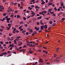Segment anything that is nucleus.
<instances>
[{"instance_id":"nucleus-1","label":"nucleus","mask_w":65,"mask_h":65,"mask_svg":"<svg viewBox=\"0 0 65 65\" xmlns=\"http://www.w3.org/2000/svg\"><path fill=\"white\" fill-rule=\"evenodd\" d=\"M4 8L3 5H2L1 8H0V11H3V10H4Z\"/></svg>"},{"instance_id":"nucleus-2","label":"nucleus","mask_w":65,"mask_h":65,"mask_svg":"<svg viewBox=\"0 0 65 65\" xmlns=\"http://www.w3.org/2000/svg\"><path fill=\"white\" fill-rule=\"evenodd\" d=\"M7 54V53L6 52H4V53H3L1 54V57H2V56H3V55H6Z\"/></svg>"},{"instance_id":"nucleus-3","label":"nucleus","mask_w":65,"mask_h":65,"mask_svg":"<svg viewBox=\"0 0 65 65\" xmlns=\"http://www.w3.org/2000/svg\"><path fill=\"white\" fill-rule=\"evenodd\" d=\"M35 46H36L35 45H33L32 44H31L29 45V46H30V47H35Z\"/></svg>"},{"instance_id":"nucleus-4","label":"nucleus","mask_w":65,"mask_h":65,"mask_svg":"<svg viewBox=\"0 0 65 65\" xmlns=\"http://www.w3.org/2000/svg\"><path fill=\"white\" fill-rule=\"evenodd\" d=\"M44 28L45 29H47V25H45L44 26Z\"/></svg>"},{"instance_id":"nucleus-5","label":"nucleus","mask_w":65,"mask_h":65,"mask_svg":"<svg viewBox=\"0 0 65 65\" xmlns=\"http://www.w3.org/2000/svg\"><path fill=\"white\" fill-rule=\"evenodd\" d=\"M35 30H36L37 31H39V29H38V28H37V27L36 26L35 27Z\"/></svg>"},{"instance_id":"nucleus-6","label":"nucleus","mask_w":65,"mask_h":65,"mask_svg":"<svg viewBox=\"0 0 65 65\" xmlns=\"http://www.w3.org/2000/svg\"><path fill=\"white\" fill-rule=\"evenodd\" d=\"M62 13H63V12H61L60 13H59L57 15H58V16L60 17V15H61V14H62Z\"/></svg>"},{"instance_id":"nucleus-7","label":"nucleus","mask_w":65,"mask_h":65,"mask_svg":"<svg viewBox=\"0 0 65 65\" xmlns=\"http://www.w3.org/2000/svg\"><path fill=\"white\" fill-rule=\"evenodd\" d=\"M43 52H44V53H45L46 54H47L48 53V52H47L45 50H43Z\"/></svg>"},{"instance_id":"nucleus-8","label":"nucleus","mask_w":65,"mask_h":65,"mask_svg":"<svg viewBox=\"0 0 65 65\" xmlns=\"http://www.w3.org/2000/svg\"><path fill=\"white\" fill-rule=\"evenodd\" d=\"M44 28V26H43L42 25L40 27V30H41L42 29H43Z\"/></svg>"},{"instance_id":"nucleus-9","label":"nucleus","mask_w":65,"mask_h":65,"mask_svg":"<svg viewBox=\"0 0 65 65\" xmlns=\"http://www.w3.org/2000/svg\"><path fill=\"white\" fill-rule=\"evenodd\" d=\"M19 18L20 19H21V16H20V15H17V18L18 19Z\"/></svg>"},{"instance_id":"nucleus-10","label":"nucleus","mask_w":65,"mask_h":65,"mask_svg":"<svg viewBox=\"0 0 65 65\" xmlns=\"http://www.w3.org/2000/svg\"><path fill=\"white\" fill-rule=\"evenodd\" d=\"M11 19L10 18H7L6 20L7 21H10Z\"/></svg>"},{"instance_id":"nucleus-11","label":"nucleus","mask_w":65,"mask_h":65,"mask_svg":"<svg viewBox=\"0 0 65 65\" xmlns=\"http://www.w3.org/2000/svg\"><path fill=\"white\" fill-rule=\"evenodd\" d=\"M52 4H53V3H51V2H50L48 3V5L49 6V5H52Z\"/></svg>"},{"instance_id":"nucleus-12","label":"nucleus","mask_w":65,"mask_h":65,"mask_svg":"<svg viewBox=\"0 0 65 65\" xmlns=\"http://www.w3.org/2000/svg\"><path fill=\"white\" fill-rule=\"evenodd\" d=\"M35 8H36V9H37V8L39 9V8H40V7L38 6H36V7H35Z\"/></svg>"},{"instance_id":"nucleus-13","label":"nucleus","mask_w":65,"mask_h":65,"mask_svg":"<svg viewBox=\"0 0 65 65\" xmlns=\"http://www.w3.org/2000/svg\"><path fill=\"white\" fill-rule=\"evenodd\" d=\"M42 19V17L41 16H40V17H39L37 18V19L39 20V19Z\"/></svg>"},{"instance_id":"nucleus-14","label":"nucleus","mask_w":65,"mask_h":65,"mask_svg":"<svg viewBox=\"0 0 65 65\" xmlns=\"http://www.w3.org/2000/svg\"><path fill=\"white\" fill-rule=\"evenodd\" d=\"M43 13H46V12H46V11H44V10H43L42 11Z\"/></svg>"},{"instance_id":"nucleus-15","label":"nucleus","mask_w":65,"mask_h":65,"mask_svg":"<svg viewBox=\"0 0 65 65\" xmlns=\"http://www.w3.org/2000/svg\"><path fill=\"white\" fill-rule=\"evenodd\" d=\"M9 46L10 47H13L14 46V44H13V45L11 44Z\"/></svg>"},{"instance_id":"nucleus-16","label":"nucleus","mask_w":65,"mask_h":65,"mask_svg":"<svg viewBox=\"0 0 65 65\" xmlns=\"http://www.w3.org/2000/svg\"><path fill=\"white\" fill-rule=\"evenodd\" d=\"M49 23L50 24H52L53 23V21H49Z\"/></svg>"},{"instance_id":"nucleus-17","label":"nucleus","mask_w":65,"mask_h":65,"mask_svg":"<svg viewBox=\"0 0 65 65\" xmlns=\"http://www.w3.org/2000/svg\"><path fill=\"white\" fill-rule=\"evenodd\" d=\"M7 14V13H4L3 14V16H6V15Z\"/></svg>"},{"instance_id":"nucleus-18","label":"nucleus","mask_w":65,"mask_h":65,"mask_svg":"<svg viewBox=\"0 0 65 65\" xmlns=\"http://www.w3.org/2000/svg\"><path fill=\"white\" fill-rule=\"evenodd\" d=\"M35 2V1H34V0H32L30 1V2Z\"/></svg>"},{"instance_id":"nucleus-19","label":"nucleus","mask_w":65,"mask_h":65,"mask_svg":"<svg viewBox=\"0 0 65 65\" xmlns=\"http://www.w3.org/2000/svg\"><path fill=\"white\" fill-rule=\"evenodd\" d=\"M33 52L32 51H29V53L30 54H32V53H33Z\"/></svg>"},{"instance_id":"nucleus-20","label":"nucleus","mask_w":65,"mask_h":65,"mask_svg":"<svg viewBox=\"0 0 65 65\" xmlns=\"http://www.w3.org/2000/svg\"><path fill=\"white\" fill-rule=\"evenodd\" d=\"M25 51H26V49H24L22 50L23 52H25Z\"/></svg>"},{"instance_id":"nucleus-21","label":"nucleus","mask_w":65,"mask_h":65,"mask_svg":"<svg viewBox=\"0 0 65 65\" xmlns=\"http://www.w3.org/2000/svg\"><path fill=\"white\" fill-rule=\"evenodd\" d=\"M36 18H34L32 19V21H36Z\"/></svg>"},{"instance_id":"nucleus-22","label":"nucleus","mask_w":65,"mask_h":65,"mask_svg":"<svg viewBox=\"0 0 65 65\" xmlns=\"http://www.w3.org/2000/svg\"><path fill=\"white\" fill-rule=\"evenodd\" d=\"M26 32V30H23V31H22V33H25V32Z\"/></svg>"},{"instance_id":"nucleus-23","label":"nucleus","mask_w":65,"mask_h":65,"mask_svg":"<svg viewBox=\"0 0 65 65\" xmlns=\"http://www.w3.org/2000/svg\"><path fill=\"white\" fill-rule=\"evenodd\" d=\"M8 26L9 27H11V25H10V23L8 24Z\"/></svg>"},{"instance_id":"nucleus-24","label":"nucleus","mask_w":65,"mask_h":65,"mask_svg":"<svg viewBox=\"0 0 65 65\" xmlns=\"http://www.w3.org/2000/svg\"><path fill=\"white\" fill-rule=\"evenodd\" d=\"M15 32L16 33H19V30H16Z\"/></svg>"},{"instance_id":"nucleus-25","label":"nucleus","mask_w":65,"mask_h":65,"mask_svg":"<svg viewBox=\"0 0 65 65\" xmlns=\"http://www.w3.org/2000/svg\"><path fill=\"white\" fill-rule=\"evenodd\" d=\"M45 3V2H42V3H41V4L42 5H43V4H44Z\"/></svg>"},{"instance_id":"nucleus-26","label":"nucleus","mask_w":65,"mask_h":65,"mask_svg":"<svg viewBox=\"0 0 65 65\" xmlns=\"http://www.w3.org/2000/svg\"><path fill=\"white\" fill-rule=\"evenodd\" d=\"M35 15V13H34V14H33L32 15H31V17H34V15Z\"/></svg>"},{"instance_id":"nucleus-27","label":"nucleus","mask_w":65,"mask_h":65,"mask_svg":"<svg viewBox=\"0 0 65 65\" xmlns=\"http://www.w3.org/2000/svg\"><path fill=\"white\" fill-rule=\"evenodd\" d=\"M54 13V12H50V13H51V14H53V13Z\"/></svg>"},{"instance_id":"nucleus-28","label":"nucleus","mask_w":65,"mask_h":65,"mask_svg":"<svg viewBox=\"0 0 65 65\" xmlns=\"http://www.w3.org/2000/svg\"><path fill=\"white\" fill-rule=\"evenodd\" d=\"M50 11H51V9H49L48 11V12Z\"/></svg>"},{"instance_id":"nucleus-29","label":"nucleus","mask_w":65,"mask_h":65,"mask_svg":"<svg viewBox=\"0 0 65 65\" xmlns=\"http://www.w3.org/2000/svg\"><path fill=\"white\" fill-rule=\"evenodd\" d=\"M65 19L64 18H63L61 19V20H62V21H64V20H65Z\"/></svg>"},{"instance_id":"nucleus-30","label":"nucleus","mask_w":65,"mask_h":65,"mask_svg":"<svg viewBox=\"0 0 65 65\" xmlns=\"http://www.w3.org/2000/svg\"><path fill=\"white\" fill-rule=\"evenodd\" d=\"M11 28V27H8L7 29V30H9V29H10V28Z\"/></svg>"},{"instance_id":"nucleus-31","label":"nucleus","mask_w":65,"mask_h":65,"mask_svg":"<svg viewBox=\"0 0 65 65\" xmlns=\"http://www.w3.org/2000/svg\"><path fill=\"white\" fill-rule=\"evenodd\" d=\"M15 40H16V41H18V40H19V38H17L16 39H15Z\"/></svg>"},{"instance_id":"nucleus-32","label":"nucleus","mask_w":65,"mask_h":65,"mask_svg":"<svg viewBox=\"0 0 65 65\" xmlns=\"http://www.w3.org/2000/svg\"><path fill=\"white\" fill-rule=\"evenodd\" d=\"M23 19L24 20V21H25V20H26V18L25 17H23Z\"/></svg>"},{"instance_id":"nucleus-33","label":"nucleus","mask_w":65,"mask_h":65,"mask_svg":"<svg viewBox=\"0 0 65 65\" xmlns=\"http://www.w3.org/2000/svg\"><path fill=\"white\" fill-rule=\"evenodd\" d=\"M57 56V55L55 54L54 55V57L55 58Z\"/></svg>"},{"instance_id":"nucleus-34","label":"nucleus","mask_w":65,"mask_h":65,"mask_svg":"<svg viewBox=\"0 0 65 65\" xmlns=\"http://www.w3.org/2000/svg\"><path fill=\"white\" fill-rule=\"evenodd\" d=\"M54 9L56 11V10H57V8L56 7L54 8Z\"/></svg>"},{"instance_id":"nucleus-35","label":"nucleus","mask_w":65,"mask_h":65,"mask_svg":"<svg viewBox=\"0 0 65 65\" xmlns=\"http://www.w3.org/2000/svg\"><path fill=\"white\" fill-rule=\"evenodd\" d=\"M0 43H1V44H4V42H2V41L0 42Z\"/></svg>"},{"instance_id":"nucleus-36","label":"nucleus","mask_w":65,"mask_h":65,"mask_svg":"<svg viewBox=\"0 0 65 65\" xmlns=\"http://www.w3.org/2000/svg\"><path fill=\"white\" fill-rule=\"evenodd\" d=\"M43 48H44V49H45L46 50L47 48L46 47H43Z\"/></svg>"},{"instance_id":"nucleus-37","label":"nucleus","mask_w":65,"mask_h":65,"mask_svg":"<svg viewBox=\"0 0 65 65\" xmlns=\"http://www.w3.org/2000/svg\"><path fill=\"white\" fill-rule=\"evenodd\" d=\"M39 13L40 14H42L43 13L42 12H40Z\"/></svg>"},{"instance_id":"nucleus-38","label":"nucleus","mask_w":65,"mask_h":65,"mask_svg":"<svg viewBox=\"0 0 65 65\" xmlns=\"http://www.w3.org/2000/svg\"><path fill=\"white\" fill-rule=\"evenodd\" d=\"M56 62L57 63H58V62H59V61L58 60H56Z\"/></svg>"},{"instance_id":"nucleus-39","label":"nucleus","mask_w":65,"mask_h":65,"mask_svg":"<svg viewBox=\"0 0 65 65\" xmlns=\"http://www.w3.org/2000/svg\"><path fill=\"white\" fill-rule=\"evenodd\" d=\"M30 32H31V33H32V32H33V30H32V29L30 30Z\"/></svg>"},{"instance_id":"nucleus-40","label":"nucleus","mask_w":65,"mask_h":65,"mask_svg":"<svg viewBox=\"0 0 65 65\" xmlns=\"http://www.w3.org/2000/svg\"><path fill=\"white\" fill-rule=\"evenodd\" d=\"M16 38H21V37H20V36L17 37Z\"/></svg>"},{"instance_id":"nucleus-41","label":"nucleus","mask_w":65,"mask_h":65,"mask_svg":"<svg viewBox=\"0 0 65 65\" xmlns=\"http://www.w3.org/2000/svg\"><path fill=\"white\" fill-rule=\"evenodd\" d=\"M53 16H54V17H56V14H55V13H54V14H53Z\"/></svg>"},{"instance_id":"nucleus-42","label":"nucleus","mask_w":65,"mask_h":65,"mask_svg":"<svg viewBox=\"0 0 65 65\" xmlns=\"http://www.w3.org/2000/svg\"><path fill=\"white\" fill-rule=\"evenodd\" d=\"M11 4H12V5H13L14 4V3H13V2H11Z\"/></svg>"},{"instance_id":"nucleus-43","label":"nucleus","mask_w":65,"mask_h":65,"mask_svg":"<svg viewBox=\"0 0 65 65\" xmlns=\"http://www.w3.org/2000/svg\"><path fill=\"white\" fill-rule=\"evenodd\" d=\"M37 25H39V22H37Z\"/></svg>"},{"instance_id":"nucleus-44","label":"nucleus","mask_w":65,"mask_h":65,"mask_svg":"<svg viewBox=\"0 0 65 65\" xmlns=\"http://www.w3.org/2000/svg\"><path fill=\"white\" fill-rule=\"evenodd\" d=\"M31 17V15H30L29 16L27 17V19H29V18H30Z\"/></svg>"},{"instance_id":"nucleus-45","label":"nucleus","mask_w":65,"mask_h":65,"mask_svg":"<svg viewBox=\"0 0 65 65\" xmlns=\"http://www.w3.org/2000/svg\"><path fill=\"white\" fill-rule=\"evenodd\" d=\"M24 25L25 26V27H27L28 25L27 24H24Z\"/></svg>"},{"instance_id":"nucleus-46","label":"nucleus","mask_w":65,"mask_h":65,"mask_svg":"<svg viewBox=\"0 0 65 65\" xmlns=\"http://www.w3.org/2000/svg\"><path fill=\"white\" fill-rule=\"evenodd\" d=\"M41 32H42V30H40L38 31L39 33H40Z\"/></svg>"},{"instance_id":"nucleus-47","label":"nucleus","mask_w":65,"mask_h":65,"mask_svg":"<svg viewBox=\"0 0 65 65\" xmlns=\"http://www.w3.org/2000/svg\"><path fill=\"white\" fill-rule=\"evenodd\" d=\"M26 35H29V33H28V32H27L26 33Z\"/></svg>"},{"instance_id":"nucleus-48","label":"nucleus","mask_w":65,"mask_h":65,"mask_svg":"<svg viewBox=\"0 0 65 65\" xmlns=\"http://www.w3.org/2000/svg\"><path fill=\"white\" fill-rule=\"evenodd\" d=\"M24 47H27V46L26 45H24V47H23V48H24Z\"/></svg>"},{"instance_id":"nucleus-49","label":"nucleus","mask_w":65,"mask_h":65,"mask_svg":"<svg viewBox=\"0 0 65 65\" xmlns=\"http://www.w3.org/2000/svg\"><path fill=\"white\" fill-rule=\"evenodd\" d=\"M31 35H32V36H34V35H35V34L33 33L32 34H31Z\"/></svg>"},{"instance_id":"nucleus-50","label":"nucleus","mask_w":65,"mask_h":65,"mask_svg":"<svg viewBox=\"0 0 65 65\" xmlns=\"http://www.w3.org/2000/svg\"><path fill=\"white\" fill-rule=\"evenodd\" d=\"M55 25H56V23H54L53 24V26H55Z\"/></svg>"},{"instance_id":"nucleus-51","label":"nucleus","mask_w":65,"mask_h":65,"mask_svg":"<svg viewBox=\"0 0 65 65\" xmlns=\"http://www.w3.org/2000/svg\"><path fill=\"white\" fill-rule=\"evenodd\" d=\"M20 24H23V22H20Z\"/></svg>"},{"instance_id":"nucleus-52","label":"nucleus","mask_w":65,"mask_h":65,"mask_svg":"<svg viewBox=\"0 0 65 65\" xmlns=\"http://www.w3.org/2000/svg\"><path fill=\"white\" fill-rule=\"evenodd\" d=\"M3 29H0V31H3Z\"/></svg>"},{"instance_id":"nucleus-53","label":"nucleus","mask_w":65,"mask_h":65,"mask_svg":"<svg viewBox=\"0 0 65 65\" xmlns=\"http://www.w3.org/2000/svg\"><path fill=\"white\" fill-rule=\"evenodd\" d=\"M1 27H2V28H3V29H4V26H1Z\"/></svg>"},{"instance_id":"nucleus-54","label":"nucleus","mask_w":65,"mask_h":65,"mask_svg":"<svg viewBox=\"0 0 65 65\" xmlns=\"http://www.w3.org/2000/svg\"><path fill=\"white\" fill-rule=\"evenodd\" d=\"M37 32L36 31H34V34H36Z\"/></svg>"},{"instance_id":"nucleus-55","label":"nucleus","mask_w":65,"mask_h":65,"mask_svg":"<svg viewBox=\"0 0 65 65\" xmlns=\"http://www.w3.org/2000/svg\"><path fill=\"white\" fill-rule=\"evenodd\" d=\"M22 28V26H20L19 27V29H21Z\"/></svg>"},{"instance_id":"nucleus-56","label":"nucleus","mask_w":65,"mask_h":65,"mask_svg":"<svg viewBox=\"0 0 65 65\" xmlns=\"http://www.w3.org/2000/svg\"><path fill=\"white\" fill-rule=\"evenodd\" d=\"M5 44H8V42H7L5 43Z\"/></svg>"},{"instance_id":"nucleus-57","label":"nucleus","mask_w":65,"mask_h":65,"mask_svg":"<svg viewBox=\"0 0 65 65\" xmlns=\"http://www.w3.org/2000/svg\"><path fill=\"white\" fill-rule=\"evenodd\" d=\"M17 4H18V3H15L14 4V5H16Z\"/></svg>"},{"instance_id":"nucleus-58","label":"nucleus","mask_w":65,"mask_h":65,"mask_svg":"<svg viewBox=\"0 0 65 65\" xmlns=\"http://www.w3.org/2000/svg\"><path fill=\"white\" fill-rule=\"evenodd\" d=\"M59 9H61L62 8V7H59Z\"/></svg>"},{"instance_id":"nucleus-59","label":"nucleus","mask_w":65,"mask_h":65,"mask_svg":"<svg viewBox=\"0 0 65 65\" xmlns=\"http://www.w3.org/2000/svg\"><path fill=\"white\" fill-rule=\"evenodd\" d=\"M28 50H29V51H31V48H29Z\"/></svg>"},{"instance_id":"nucleus-60","label":"nucleus","mask_w":65,"mask_h":65,"mask_svg":"<svg viewBox=\"0 0 65 65\" xmlns=\"http://www.w3.org/2000/svg\"><path fill=\"white\" fill-rule=\"evenodd\" d=\"M15 13H18V11L16 10L15 11Z\"/></svg>"},{"instance_id":"nucleus-61","label":"nucleus","mask_w":65,"mask_h":65,"mask_svg":"<svg viewBox=\"0 0 65 65\" xmlns=\"http://www.w3.org/2000/svg\"><path fill=\"white\" fill-rule=\"evenodd\" d=\"M63 5H64V4H61V6H63Z\"/></svg>"},{"instance_id":"nucleus-62","label":"nucleus","mask_w":65,"mask_h":65,"mask_svg":"<svg viewBox=\"0 0 65 65\" xmlns=\"http://www.w3.org/2000/svg\"><path fill=\"white\" fill-rule=\"evenodd\" d=\"M34 12H32L31 13V14H34Z\"/></svg>"},{"instance_id":"nucleus-63","label":"nucleus","mask_w":65,"mask_h":65,"mask_svg":"<svg viewBox=\"0 0 65 65\" xmlns=\"http://www.w3.org/2000/svg\"><path fill=\"white\" fill-rule=\"evenodd\" d=\"M9 36H11L12 35V34H10L9 35Z\"/></svg>"},{"instance_id":"nucleus-64","label":"nucleus","mask_w":65,"mask_h":65,"mask_svg":"<svg viewBox=\"0 0 65 65\" xmlns=\"http://www.w3.org/2000/svg\"><path fill=\"white\" fill-rule=\"evenodd\" d=\"M31 7H34V5H32L31 6Z\"/></svg>"}]
</instances>
